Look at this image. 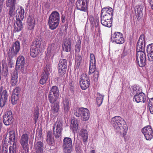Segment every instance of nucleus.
Instances as JSON below:
<instances>
[{"label":"nucleus","instance_id":"58","mask_svg":"<svg viewBox=\"0 0 153 153\" xmlns=\"http://www.w3.org/2000/svg\"><path fill=\"white\" fill-rule=\"evenodd\" d=\"M153 106V98L150 99L149 102V106Z\"/></svg>","mask_w":153,"mask_h":153},{"label":"nucleus","instance_id":"30","mask_svg":"<svg viewBox=\"0 0 153 153\" xmlns=\"http://www.w3.org/2000/svg\"><path fill=\"white\" fill-rule=\"evenodd\" d=\"M35 47H31L30 49V55L31 56L34 58L38 55L40 51V49L34 48Z\"/></svg>","mask_w":153,"mask_h":153},{"label":"nucleus","instance_id":"20","mask_svg":"<svg viewBox=\"0 0 153 153\" xmlns=\"http://www.w3.org/2000/svg\"><path fill=\"white\" fill-rule=\"evenodd\" d=\"M146 99L145 95L144 93H141L138 95H135L133 99L137 102H144Z\"/></svg>","mask_w":153,"mask_h":153},{"label":"nucleus","instance_id":"54","mask_svg":"<svg viewBox=\"0 0 153 153\" xmlns=\"http://www.w3.org/2000/svg\"><path fill=\"white\" fill-rule=\"evenodd\" d=\"M20 88L19 87H17L14 89L13 94H17L19 95L20 91Z\"/></svg>","mask_w":153,"mask_h":153},{"label":"nucleus","instance_id":"26","mask_svg":"<svg viewBox=\"0 0 153 153\" xmlns=\"http://www.w3.org/2000/svg\"><path fill=\"white\" fill-rule=\"evenodd\" d=\"M62 105L65 112H67L70 108V103L67 98H63Z\"/></svg>","mask_w":153,"mask_h":153},{"label":"nucleus","instance_id":"59","mask_svg":"<svg viewBox=\"0 0 153 153\" xmlns=\"http://www.w3.org/2000/svg\"><path fill=\"white\" fill-rule=\"evenodd\" d=\"M149 3L151 8L153 10V0H149Z\"/></svg>","mask_w":153,"mask_h":153},{"label":"nucleus","instance_id":"45","mask_svg":"<svg viewBox=\"0 0 153 153\" xmlns=\"http://www.w3.org/2000/svg\"><path fill=\"white\" fill-rule=\"evenodd\" d=\"M19 95L17 94H12L11 98V101L13 104H15L17 103V102L19 100Z\"/></svg>","mask_w":153,"mask_h":153},{"label":"nucleus","instance_id":"3","mask_svg":"<svg viewBox=\"0 0 153 153\" xmlns=\"http://www.w3.org/2000/svg\"><path fill=\"white\" fill-rule=\"evenodd\" d=\"M18 10H16L17 12ZM25 11L23 8L21 7L19 10L18 13H16V21L14 25V31L15 32H19L22 28L23 25L22 20L24 17Z\"/></svg>","mask_w":153,"mask_h":153},{"label":"nucleus","instance_id":"1","mask_svg":"<svg viewBox=\"0 0 153 153\" xmlns=\"http://www.w3.org/2000/svg\"><path fill=\"white\" fill-rule=\"evenodd\" d=\"M136 59L140 67L144 66L146 63V56L145 53V39L143 34L140 35L136 46Z\"/></svg>","mask_w":153,"mask_h":153},{"label":"nucleus","instance_id":"13","mask_svg":"<svg viewBox=\"0 0 153 153\" xmlns=\"http://www.w3.org/2000/svg\"><path fill=\"white\" fill-rule=\"evenodd\" d=\"M13 115L10 111H7L3 116V122L6 126H8L13 122Z\"/></svg>","mask_w":153,"mask_h":153},{"label":"nucleus","instance_id":"7","mask_svg":"<svg viewBox=\"0 0 153 153\" xmlns=\"http://www.w3.org/2000/svg\"><path fill=\"white\" fill-rule=\"evenodd\" d=\"M112 42H115L117 44H121L124 42V39L123 34L120 32H115L111 37Z\"/></svg>","mask_w":153,"mask_h":153},{"label":"nucleus","instance_id":"6","mask_svg":"<svg viewBox=\"0 0 153 153\" xmlns=\"http://www.w3.org/2000/svg\"><path fill=\"white\" fill-rule=\"evenodd\" d=\"M16 0H7L6 6L9 8L8 14L10 17H13L15 14Z\"/></svg>","mask_w":153,"mask_h":153},{"label":"nucleus","instance_id":"41","mask_svg":"<svg viewBox=\"0 0 153 153\" xmlns=\"http://www.w3.org/2000/svg\"><path fill=\"white\" fill-rule=\"evenodd\" d=\"M53 135L56 138H58L61 136L62 131L57 130L54 128H53Z\"/></svg>","mask_w":153,"mask_h":153},{"label":"nucleus","instance_id":"31","mask_svg":"<svg viewBox=\"0 0 153 153\" xmlns=\"http://www.w3.org/2000/svg\"><path fill=\"white\" fill-rule=\"evenodd\" d=\"M11 79L10 81L11 85L12 86H15L18 81V75L17 73L14 72L12 74Z\"/></svg>","mask_w":153,"mask_h":153},{"label":"nucleus","instance_id":"49","mask_svg":"<svg viewBox=\"0 0 153 153\" xmlns=\"http://www.w3.org/2000/svg\"><path fill=\"white\" fill-rule=\"evenodd\" d=\"M53 95L51 93V92H49L48 95L49 100V102L53 104L55 103V102L56 101V99L53 97Z\"/></svg>","mask_w":153,"mask_h":153},{"label":"nucleus","instance_id":"32","mask_svg":"<svg viewBox=\"0 0 153 153\" xmlns=\"http://www.w3.org/2000/svg\"><path fill=\"white\" fill-rule=\"evenodd\" d=\"M143 9L139 5L136 6L135 9V13L137 14V17L138 19H140L143 15L142 11Z\"/></svg>","mask_w":153,"mask_h":153},{"label":"nucleus","instance_id":"55","mask_svg":"<svg viewBox=\"0 0 153 153\" xmlns=\"http://www.w3.org/2000/svg\"><path fill=\"white\" fill-rule=\"evenodd\" d=\"M75 150L77 153H81L82 150L80 146L77 145L75 148Z\"/></svg>","mask_w":153,"mask_h":153},{"label":"nucleus","instance_id":"4","mask_svg":"<svg viewBox=\"0 0 153 153\" xmlns=\"http://www.w3.org/2000/svg\"><path fill=\"white\" fill-rule=\"evenodd\" d=\"M59 19V13L56 11L53 12L50 15L48 21L50 28L52 30L55 29L58 26Z\"/></svg>","mask_w":153,"mask_h":153},{"label":"nucleus","instance_id":"23","mask_svg":"<svg viewBox=\"0 0 153 153\" xmlns=\"http://www.w3.org/2000/svg\"><path fill=\"white\" fill-rule=\"evenodd\" d=\"M62 47L64 51L66 52L70 51L71 49V40L69 39H66Z\"/></svg>","mask_w":153,"mask_h":153},{"label":"nucleus","instance_id":"36","mask_svg":"<svg viewBox=\"0 0 153 153\" xmlns=\"http://www.w3.org/2000/svg\"><path fill=\"white\" fill-rule=\"evenodd\" d=\"M97 95L96 102L98 105L99 106L102 102L104 96L99 93H97Z\"/></svg>","mask_w":153,"mask_h":153},{"label":"nucleus","instance_id":"25","mask_svg":"<svg viewBox=\"0 0 153 153\" xmlns=\"http://www.w3.org/2000/svg\"><path fill=\"white\" fill-rule=\"evenodd\" d=\"M25 63V58L24 56H20L17 59L16 66L19 68H22L24 66Z\"/></svg>","mask_w":153,"mask_h":153},{"label":"nucleus","instance_id":"12","mask_svg":"<svg viewBox=\"0 0 153 153\" xmlns=\"http://www.w3.org/2000/svg\"><path fill=\"white\" fill-rule=\"evenodd\" d=\"M80 87L82 90H85L89 86V80L85 74L82 75L79 81Z\"/></svg>","mask_w":153,"mask_h":153},{"label":"nucleus","instance_id":"64","mask_svg":"<svg viewBox=\"0 0 153 153\" xmlns=\"http://www.w3.org/2000/svg\"><path fill=\"white\" fill-rule=\"evenodd\" d=\"M2 5H0V13L1 12L2 10Z\"/></svg>","mask_w":153,"mask_h":153},{"label":"nucleus","instance_id":"52","mask_svg":"<svg viewBox=\"0 0 153 153\" xmlns=\"http://www.w3.org/2000/svg\"><path fill=\"white\" fill-rule=\"evenodd\" d=\"M82 57L80 56H76L75 59V63L79 66L81 63Z\"/></svg>","mask_w":153,"mask_h":153},{"label":"nucleus","instance_id":"9","mask_svg":"<svg viewBox=\"0 0 153 153\" xmlns=\"http://www.w3.org/2000/svg\"><path fill=\"white\" fill-rule=\"evenodd\" d=\"M142 132L147 140H150L153 138V131L151 126H148L144 127Z\"/></svg>","mask_w":153,"mask_h":153},{"label":"nucleus","instance_id":"22","mask_svg":"<svg viewBox=\"0 0 153 153\" xmlns=\"http://www.w3.org/2000/svg\"><path fill=\"white\" fill-rule=\"evenodd\" d=\"M90 117V113L89 110L85 108H84L82 111L81 117L83 121L88 120Z\"/></svg>","mask_w":153,"mask_h":153},{"label":"nucleus","instance_id":"21","mask_svg":"<svg viewBox=\"0 0 153 153\" xmlns=\"http://www.w3.org/2000/svg\"><path fill=\"white\" fill-rule=\"evenodd\" d=\"M71 128L74 131H76L78 128V121L74 118L71 119Z\"/></svg>","mask_w":153,"mask_h":153},{"label":"nucleus","instance_id":"2","mask_svg":"<svg viewBox=\"0 0 153 153\" xmlns=\"http://www.w3.org/2000/svg\"><path fill=\"white\" fill-rule=\"evenodd\" d=\"M123 121L120 117L115 116L111 119V123L116 131L122 137H124L126 134L127 130L125 126H122Z\"/></svg>","mask_w":153,"mask_h":153},{"label":"nucleus","instance_id":"44","mask_svg":"<svg viewBox=\"0 0 153 153\" xmlns=\"http://www.w3.org/2000/svg\"><path fill=\"white\" fill-rule=\"evenodd\" d=\"M16 143L13 142L12 146L9 147V151L10 153H16Z\"/></svg>","mask_w":153,"mask_h":153},{"label":"nucleus","instance_id":"51","mask_svg":"<svg viewBox=\"0 0 153 153\" xmlns=\"http://www.w3.org/2000/svg\"><path fill=\"white\" fill-rule=\"evenodd\" d=\"M101 19H107L108 20H112V15H106L105 14H101Z\"/></svg>","mask_w":153,"mask_h":153},{"label":"nucleus","instance_id":"29","mask_svg":"<svg viewBox=\"0 0 153 153\" xmlns=\"http://www.w3.org/2000/svg\"><path fill=\"white\" fill-rule=\"evenodd\" d=\"M79 134L83 138V142H85L88 138V134L87 130L85 129H82L79 133Z\"/></svg>","mask_w":153,"mask_h":153},{"label":"nucleus","instance_id":"42","mask_svg":"<svg viewBox=\"0 0 153 153\" xmlns=\"http://www.w3.org/2000/svg\"><path fill=\"white\" fill-rule=\"evenodd\" d=\"M9 140L10 141H12L13 143H15V131H10L9 132Z\"/></svg>","mask_w":153,"mask_h":153},{"label":"nucleus","instance_id":"53","mask_svg":"<svg viewBox=\"0 0 153 153\" xmlns=\"http://www.w3.org/2000/svg\"><path fill=\"white\" fill-rule=\"evenodd\" d=\"M137 86H132L131 87V92L132 94L134 95H135L137 91Z\"/></svg>","mask_w":153,"mask_h":153},{"label":"nucleus","instance_id":"14","mask_svg":"<svg viewBox=\"0 0 153 153\" xmlns=\"http://www.w3.org/2000/svg\"><path fill=\"white\" fill-rule=\"evenodd\" d=\"M20 49V44L19 41H16L13 45L11 51L9 50L8 52V56L11 57L13 55H16L19 52Z\"/></svg>","mask_w":153,"mask_h":153},{"label":"nucleus","instance_id":"33","mask_svg":"<svg viewBox=\"0 0 153 153\" xmlns=\"http://www.w3.org/2000/svg\"><path fill=\"white\" fill-rule=\"evenodd\" d=\"M49 92H51L56 97H58L59 96V91L58 87L56 86H53Z\"/></svg>","mask_w":153,"mask_h":153},{"label":"nucleus","instance_id":"47","mask_svg":"<svg viewBox=\"0 0 153 153\" xmlns=\"http://www.w3.org/2000/svg\"><path fill=\"white\" fill-rule=\"evenodd\" d=\"M66 69V68H62L58 67V73L59 75L61 76H63L65 73Z\"/></svg>","mask_w":153,"mask_h":153},{"label":"nucleus","instance_id":"63","mask_svg":"<svg viewBox=\"0 0 153 153\" xmlns=\"http://www.w3.org/2000/svg\"><path fill=\"white\" fill-rule=\"evenodd\" d=\"M8 73V71H7L5 73H4V76L6 75Z\"/></svg>","mask_w":153,"mask_h":153},{"label":"nucleus","instance_id":"10","mask_svg":"<svg viewBox=\"0 0 153 153\" xmlns=\"http://www.w3.org/2000/svg\"><path fill=\"white\" fill-rule=\"evenodd\" d=\"M0 106L3 107L7 100L8 94L6 90L2 87L0 88Z\"/></svg>","mask_w":153,"mask_h":153},{"label":"nucleus","instance_id":"34","mask_svg":"<svg viewBox=\"0 0 153 153\" xmlns=\"http://www.w3.org/2000/svg\"><path fill=\"white\" fill-rule=\"evenodd\" d=\"M63 125V123L61 121H58L56 122L53 128L57 129V130L62 131Z\"/></svg>","mask_w":153,"mask_h":153},{"label":"nucleus","instance_id":"60","mask_svg":"<svg viewBox=\"0 0 153 153\" xmlns=\"http://www.w3.org/2000/svg\"><path fill=\"white\" fill-rule=\"evenodd\" d=\"M149 110L151 114H153V106H149Z\"/></svg>","mask_w":153,"mask_h":153},{"label":"nucleus","instance_id":"15","mask_svg":"<svg viewBox=\"0 0 153 153\" xmlns=\"http://www.w3.org/2000/svg\"><path fill=\"white\" fill-rule=\"evenodd\" d=\"M87 0H78L76 3L77 9L86 11L87 10Z\"/></svg>","mask_w":153,"mask_h":153},{"label":"nucleus","instance_id":"38","mask_svg":"<svg viewBox=\"0 0 153 153\" xmlns=\"http://www.w3.org/2000/svg\"><path fill=\"white\" fill-rule=\"evenodd\" d=\"M48 76L45 75L44 74H42L41 75V77L39 81V83L42 85L45 84L48 79Z\"/></svg>","mask_w":153,"mask_h":153},{"label":"nucleus","instance_id":"61","mask_svg":"<svg viewBox=\"0 0 153 153\" xmlns=\"http://www.w3.org/2000/svg\"><path fill=\"white\" fill-rule=\"evenodd\" d=\"M4 0H0V5H2L3 4V2Z\"/></svg>","mask_w":153,"mask_h":153},{"label":"nucleus","instance_id":"24","mask_svg":"<svg viewBox=\"0 0 153 153\" xmlns=\"http://www.w3.org/2000/svg\"><path fill=\"white\" fill-rule=\"evenodd\" d=\"M59 108V106L58 102H56L53 104L51 107V111L52 113L55 115H57L58 114Z\"/></svg>","mask_w":153,"mask_h":153},{"label":"nucleus","instance_id":"19","mask_svg":"<svg viewBox=\"0 0 153 153\" xmlns=\"http://www.w3.org/2000/svg\"><path fill=\"white\" fill-rule=\"evenodd\" d=\"M35 20L33 16H29L27 20V28L29 30L33 29L34 26Z\"/></svg>","mask_w":153,"mask_h":153},{"label":"nucleus","instance_id":"17","mask_svg":"<svg viewBox=\"0 0 153 153\" xmlns=\"http://www.w3.org/2000/svg\"><path fill=\"white\" fill-rule=\"evenodd\" d=\"M96 60L94 54L91 53L90 55V64L89 69L90 72L92 73L94 71V69L95 67Z\"/></svg>","mask_w":153,"mask_h":153},{"label":"nucleus","instance_id":"11","mask_svg":"<svg viewBox=\"0 0 153 153\" xmlns=\"http://www.w3.org/2000/svg\"><path fill=\"white\" fill-rule=\"evenodd\" d=\"M72 145L71 139L69 137H65L63 140V151L65 153H70Z\"/></svg>","mask_w":153,"mask_h":153},{"label":"nucleus","instance_id":"40","mask_svg":"<svg viewBox=\"0 0 153 153\" xmlns=\"http://www.w3.org/2000/svg\"><path fill=\"white\" fill-rule=\"evenodd\" d=\"M84 108H76L74 111V114L77 117L81 116L82 111L83 110Z\"/></svg>","mask_w":153,"mask_h":153},{"label":"nucleus","instance_id":"16","mask_svg":"<svg viewBox=\"0 0 153 153\" xmlns=\"http://www.w3.org/2000/svg\"><path fill=\"white\" fill-rule=\"evenodd\" d=\"M34 149V153H42L43 149V143L41 141L35 142Z\"/></svg>","mask_w":153,"mask_h":153},{"label":"nucleus","instance_id":"62","mask_svg":"<svg viewBox=\"0 0 153 153\" xmlns=\"http://www.w3.org/2000/svg\"><path fill=\"white\" fill-rule=\"evenodd\" d=\"M89 153H95L94 150H92L90 151Z\"/></svg>","mask_w":153,"mask_h":153},{"label":"nucleus","instance_id":"56","mask_svg":"<svg viewBox=\"0 0 153 153\" xmlns=\"http://www.w3.org/2000/svg\"><path fill=\"white\" fill-rule=\"evenodd\" d=\"M135 94V95H138L141 93H143L142 91V89L141 87H137V91Z\"/></svg>","mask_w":153,"mask_h":153},{"label":"nucleus","instance_id":"46","mask_svg":"<svg viewBox=\"0 0 153 153\" xmlns=\"http://www.w3.org/2000/svg\"><path fill=\"white\" fill-rule=\"evenodd\" d=\"M67 61L65 59L61 60L58 64V67L67 68Z\"/></svg>","mask_w":153,"mask_h":153},{"label":"nucleus","instance_id":"5","mask_svg":"<svg viewBox=\"0 0 153 153\" xmlns=\"http://www.w3.org/2000/svg\"><path fill=\"white\" fill-rule=\"evenodd\" d=\"M28 140L29 135L27 134H24L21 136L19 141L21 145L26 153L28 152L29 150Z\"/></svg>","mask_w":153,"mask_h":153},{"label":"nucleus","instance_id":"28","mask_svg":"<svg viewBox=\"0 0 153 153\" xmlns=\"http://www.w3.org/2000/svg\"><path fill=\"white\" fill-rule=\"evenodd\" d=\"M101 22L102 25L108 27H110L112 25V20L101 19Z\"/></svg>","mask_w":153,"mask_h":153},{"label":"nucleus","instance_id":"18","mask_svg":"<svg viewBox=\"0 0 153 153\" xmlns=\"http://www.w3.org/2000/svg\"><path fill=\"white\" fill-rule=\"evenodd\" d=\"M147 52L148 60L149 61H153V44L148 45L147 47Z\"/></svg>","mask_w":153,"mask_h":153},{"label":"nucleus","instance_id":"43","mask_svg":"<svg viewBox=\"0 0 153 153\" xmlns=\"http://www.w3.org/2000/svg\"><path fill=\"white\" fill-rule=\"evenodd\" d=\"M39 109L38 107H36L34 109V119L35 123H36L38 120L39 117Z\"/></svg>","mask_w":153,"mask_h":153},{"label":"nucleus","instance_id":"37","mask_svg":"<svg viewBox=\"0 0 153 153\" xmlns=\"http://www.w3.org/2000/svg\"><path fill=\"white\" fill-rule=\"evenodd\" d=\"M51 65L50 64H47L44 68V71L42 74H44L48 76L51 72Z\"/></svg>","mask_w":153,"mask_h":153},{"label":"nucleus","instance_id":"57","mask_svg":"<svg viewBox=\"0 0 153 153\" xmlns=\"http://www.w3.org/2000/svg\"><path fill=\"white\" fill-rule=\"evenodd\" d=\"M2 153H10L8 152V149L7 146H4L3 147Z\"/></svg>","mask_w":153,"mask_h":153},{"label":"nucleus","instance_id":"27","mask_svg":"<svg viewBox=\"0 0 153 153\" xmlns=\"http://www.w3.org/2000/svg\"><path fill=\"white\" fill-rule=\"evenodd\" d=\"M101 14L106 15H110L113 16V9L110 7L103 8L101 10Z\"/></svg>","mask_w":153,"mask_h":153},{"label":"nucleus","instance_id":"39","mask_svg":"<svg viewBox=\"0 0 153 153\" xmlns=\"http://www.w3.org/2000/svg\"><path fill=\"white\" fill-rule=\"evenodd\" d=\"M41 43V41L39 40L36 39L33 42V44L31 47H35L34 48L40 49Z\"/></svg>","mask_w":153,"mask_h":153},{"label":"nucleus","instance_id":"8","mask_svg":"<svg viewBox=\"0 0 153 153\" xmlns=\"http://www.w3.org/2000/svg\"><path fill=\"white\" fill-rule=\"evenodd\" d=\"M60 48V46L57 43H51L49 45L48 49L46 56L50 57V56L53 55L56 53Z\"/></svg>","mask_w":153,"mask_h":153},{"label":"nucleus","instance_id":"50","mask_svg":"<svg viewBox=\"0 0 153 153\" xmlns=\"http://www.w3.org/2000/svg\"><path fill=\"white\" fill-rule=\"evenodd\" d=\"M96 67H95L94 69V71L92 73H90V69L89 68V74H92L94 73V77L95 78V80H97L98 79V77H99V72L98 70H96Z\"/></svg>","mask_w":153,"mask_h":153},{"label":"nucleus","instance_id":"48","mask_svg":"<svg viewBox=\"0 0 153 153\" xmlns=\"http://www.w3.org/2000/svg\"><path fill=\"white\" fill-rule=\"evenodd\" d=\"M81 41L80 40H78L76 45L75 52L76 53H78L79 52L81 48Z\"/></svg>","mask_w":153,"mask_h":153},{"label":"nucleus","instance_id":"35","mask_svg":"<svg viewBox=\"0 0 153 153\" xmlns=\"http://www.w3.org/2000/svg\"><path fill=\"white\" fill-rule=\"evenodd\" d=\"M46 141L48 144L52 145L54 142V139L52 136V133L51 131H48L47 133Z\"/></svg>","mask_w":153,"mask_h":153}]
</instances>
